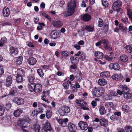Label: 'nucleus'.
<instances>
[{"label":"nucleus","mask_w":132,"mask_h":132,"mask_svg":"<svg viewBox=\"0 0 132 132\" xmlns=\"http://www.w3.org/2000/svg\"><path fill=\"white\" fill-rule=\"evenodd\" d=\"M104 47L106 50L111 51L112 50L111 46L109 44V43L107 45H104Z\"/></svg>","instance_id":"obj_38"},{"label":"nucleus","mask_w":132,"mask_h":132,"mask_svg":"<svg viewBox=\"0 0 132 132\" xmlns=\"http://www.w3.org/2000/svg\"><path fill=\"white\" fill-rule=\"evenodd\" d=\"M122 77V75L120 73L114 74L112 76V79L115 80H120Z\"/></svg>","instance_id":"obj_16"},{"label":"nucleus","mask_w":132,"mask_h":132,"mask_svg":"<svg viewBox=\"0 0 132 132\" xmlns=\"http://www.w3.org/2000/svg\"><path fill=\"white\" fill-rule=\"evenodd\" d=\"M37 72L39 76L41 77H42L44 75V73L43 71L40 69H39L37 70Z\"/></svg>","instance_id":"obj_45"},{"label":"nucleus","mask_w":132,"mask_h":132,"mask_svg":"<svg viewBox=\"0 0 132 132\" xmlns=\"http://www.w3.org/2000/svg\"><path fill=\"white\" fill-rule=\"evenodd\" d=\"M68 127L69 131L70 132H75L77 129V127L75 125L71 122L68 123Z\"/></svg>","instance_id":"obj_8"},{"label":"nucleus","mask_w":132,"mask_h":132,"mask_svg":"<svg viewBox=\"0 0 132 132\" xmlns=\"http://www.w3.org/2000/svg\"><path fill=\"white\" fill-rule=\"evenodd\" d=\"M104 89L102 88H97L96 87L92 91V94L94 97H99L102 95L104 93Z\"/></svg>","instance_id":"obj_2"},{"label":"nucleus","mask_w":132,"mask_h":132,"mask_svg":"<svg viewBox=\"0 0 132 132\" xmlns=\"http://www.w3.org/2000/svg\"><path fill=\"white\" fill-rule=\"evenodd\" d=\"M38 24L39 25L38 26L37 28V29L38 30H41L42 29V26H45V25L44 23H38Z\"/></svg>","instance_id":"obj_46"},{"label":"nucleus","mask_w":132,"mask_h":132,"mask_svg":"<svg viewBox=\"0 0 132 132\" xmlns=\"http://www.w3.org/2000/svg\"><path fill=\"white\" fill-rule=\"evenodd\" d=\"M23 112V110L22 109H19L15 110L13 113L14 116L17 117H19L20 114Z\"/></svg>","instance_id":"obj_19"},{"label":"nucleus","mask_w":132,"mask_h":132,"mask_svg":"<svg viewBox=\"0 0 132 132\" xmlns=\"http://www.w3.org/2000/svg\"><path fill=\"white\" fill-rule=\"evenodd\" d=\"M99 110L101 115L104 114L106 113V111L104 107L103 106H100Z\"/></svg>","instance_id":"obj_33"},{"label":"nucleus","mask_w":132,"mask_h":132,"mask_svg":"<svg viewBox=\"0 0 132 132\" xmlns=\"http://www.w3.org/2000/svg\"><path fill=\"white\" fill-rule=\"evenodd\" d=\"M52 115V112L50 110H48L46 113V117L49 119L50 118L51 116Z\"/></svg>","instance_id":"obj_44"},{"label":"nucleus","mask_w":132,"mask_h":132,"mask_svg":"<svg viewBox=\"0 0 132 132\" xmlns=\"http://www.w3.org/2000/svg\"><path fill=\"white\" fill-rule=\"evenodd\" d=\"M125 130L126 132H132V127L130 126L126 127L125 128Z\"/></svg>","instance_id":"obj_47"},{"label":"nucleus","mask_w":132,"mask_h":132,"mask_svg":"<svg viewBox=\"0 0 132 132\" xmlns=\"http://www.w3.org/2000/svg\"><path fill=\"white\" fill-rule=\"evenodd\" d=\"M125 47L126 49L129 52L131 53L132 52V48L130 45H126Z\"/></svg>","instance_id":"obj_54"},{"label":"nucleus","mask_w":132,"mask_h":132,"mask_svg":"<svg viewBox=\"0 0 132 132\" xmlns=\"http://www.w3.org/2000/svg\"><path fill=\"white\" fill-rule=\"evenodd\" d=\"M79 57V59L81 60H83L85 59L86 57L85 54L82 52Z\"/></svg>","instance_id":"obj_59"},{"label":"nucleus","mask_w":132,"mask_h":132,"mask_svg":"<svg viewBox=\"0 0 132 132\" xmlns=\"http://www.w3.org/2000/svg\"><path fill=\"white\" fill-rule=\"evenodd\" d=\"M78 125L81 129L85 131L87 129L88 127L87 123L83 121H80L78 123Z\"/></svg>","instance_id":"obj_3"},{"label":"nucleus","mask_w":132,"mask_h":132,"mask_svg":"<svg viewBox=\"0 0 132 132\" xmlns=\"http://www.w3.org/2000/svg\"><path fill=\"white\" fill-rule=\"evenodd\" d=\"M52 24L55 27L58 28L62 26L63 23L60 21L58 20H54L52 22Z\"/></svg>","instance_id":"obj_9"},{"label":"nucleus","mask_w":132,"mask_h":132,"mask_svg":"<svg viewBox=\"0 0 132 132\" xmlns=\"http://www.w3.org/2000/svg\"><path fill=\"white\" fill-rule=\"evenodd\" d=\"M122 5V2L120 0H117L115 1L112 5V9L114 10L120 8Z\"/></svg>","instance_id":"obj_4"},{"label":"nucleus","mask_w":132,"mask_h":132,"mask_svg":"<svg viewBox=\"0 0 132 132\" xmlns=\"http://www.w3.org/2000/svg\"><path fill=\"white\" fill-rule=\"evenodd\" d=\"M102 5L105 7L108 6V3L106 0H102Z\"/></svg>","instance_id":"obj_53"},{"label":"nucleus","mask_w":132,"mask_h":132,"mask_svg":"<svg viewBox=\"0 0 132 132\" xmlns=\"http://www.w3.org/2000/svg\"><path fill=\"white\" fill-rule=\"evenodd\" d=\"M100 123L101 125L106 127L108 125V121L107 120L104 118H102L99 120Z\"/></svg>","instance_id":"obj_11"},{"label":"nucleus","mask_w":132,"mask_h":132,"mask_svg":"<svg viewBox=\"0 0 132 132\" xmlns=\"http://www.w3.org/2000/svg\"><path fill=\"white\" fill-rule=\"evenodd\" d=\"M86 103L84 101L82 100H81L80 106L81 107V108L84 106H86Z\"/></svg>","instance_id":"obj_56"},{"label":"nucleus","mask_w":132,"mask_h":132,"mask_svg":"<svg viewBox=\"0 0 132 132\" xmlns=\"http://www.w3.org/2000/svg\"><path fill=\"white\" fill-rule=\"evenodd\" d=\"M62 108L64 111H65V114L69 113L70 111V109L68 106H65L62 107Z\"/></svg>","instance_id":"obj_43"},{"label":"nucleus","mask_w":132,"mask_h":132,"mask_svg":"<svg viewBox=\"0 0 132 132\" xmlns=\"http://www.w3.org/2000/svg\"><path fill=\"white\" fill-rule=\"evenodd\" d=\"M16 72L17 76H23L24 75V72L21 69H18Z\"/></svg>","instance_id":"obj_25"},{"label":"nucleus","mask_w":132,"mask_h":132,"mask_svg":"<svg viewBox=\"0 0 132 132\" xmlns=\"http://www.w3.org/2000/svg\"><path fill=\"white\" fill-rule=\"evenodd\" d=\"M105 107L107 109L109 112H110L112 109H114V106L113 103L111 102H106L105 104Z\"/></svg>","instance_id":"obj_5"},{"label":"nucleus","mask_w":132,"mask_h":132,"mask_svg":"<svg viewBox=\"0 0 132 132\" xmlns=\"http://www.w3.org/2000/svg\"><path fill=\"white\" fill-rule=\"evenodd\" d=\"M95 55L98 59H102L103 57V54L100 52H95L94 53Z\"/></svg>","instance_id":"obj_23"},{"label":"nucleus","mask_w":132,"mask_h":132,"mask_svg":"<svg viewBox=\"0 0 132 132\" xmlns=\"http://www.w3.org/2000/svg\"><path fill=\"white\" fill-rule=\"evenodd\" d=\"M76 7V3L74 0H71L68 3L67 9V11L64 12L63 14L65 17L72 15L74 13Z\"/></svg>","instance_id":"obj_1"},{"label":"nucleus","mask_w":132,"mask_h":132,"mask_svg":"<svg viewBox=\"0 0 132 132\" xmlns=\"http://www.w3.org/2000/svg\"><path fill=\"white\" fill-rule=\"evenodd\" d=\"M70 89L71 91L73 92H76L77 91V88H76L75 85L72 84L70 87Z\"/></svg>","instance_id":"obj_40"},{"label":"nucleus","mask_w":132,"mask_h":132,"mask_svg":"<svg viewBox=\"0 0 132 132\" xmlns=\"http://www.w3.org/2000/svg\"><path fill=\"white\" fill-rule=\"evenodd\" d=\"M98 83L101 86H104L107 84V81L104 79H100L98 80Z\"/></svg>","instance_id":"obj_27"},{"label":"nucleus","mask_w":132,"mask_h":132,"mask_svg":"<svg viewBox=\"0 0 132 132\" xmlns=\"http://www.w3.org/2000/svg\"><path fill=\"white\" fill-rule=\"evenodd\" d=\"M52 131V128L50 123L48 121H47L46 123V125L44 127L43 129L42 130V132L46 131Z\"/></svg>","instance_id":"obj_6"},{"label":"nucleus","mask_w":132,"mask_h":132,"mask_svg":"<svg viewBox=\"0 0 132 132\" xmlns=\"http://www.w3.org/2000/svg\"><path fill=\"white\" fill-rule=\"evenodd\" d=\"M82 18L84 21L87 22L92 19V17L90 15L87 14H85L82 15Z\"/></svg>","instance_id":"obj_13"},{"label":"nucleus","mask_w":132,"mask_h":132,"mask_svg":"<svg viewBox=\"0 0 132 132\" xmlns=\"http://www.w3.org/2000/svg\"><path fill=\"white\" fill-rule=\"evenodd\" d=\"M123 111L126 112H129L130 111V109L129 106L125 104H123L122 107Z\"/></svg>","instance_id":"obj_31"},{"label":"nucleus","mask_w":132,"mask_h":132,"mask_svg":"<svg viewBox=\"0 0 132 132\" xmlns=\"http://www.w3.org/2000/svg\"><path fill=\"white\" fill-rule=\"evenodd\" d=\"M119 87L122 89L123 93L129 92L130 90L129 89L126 85H121L119 86Z\"/></svg>","instance_id":"obj_17"},{"label":"nucleus","mask_w":132,"mask_h":132,"mask_svg":"<svg viewBox=\"0 0 132 132\" xmlns=\"http://www.w3.org/2000/svg\"><path fill=\"white\" fill-rule=\"evenodd\" d=\"M120 60L122 62H125L128 61V58L126 55H122L120 56Z\"/></svg>","instance_id":"obj_26"},{"label":"nucleus","mask_w":132,"mask_h":132,"mask_svg":"<svg viewBox=\"0 0 132 132\" xmlns=\"http://www.w3.org/2000/svg\"><path fill=\"white\" fill-rule=\"evenodd\" d=\"M36 85L33 83L30 84H28V87L30 91L32 92L34 91Z\"/></svg>","instance_id":"obj_21"},{"label":"nucleus","mask_w":132,"mask_h":132,"mask_svg":"<svg viewBox=\"0 0 132 132\" xmlns=\"http://www.w3.org/2000/svg\"><path fill=\"white\" fill-rule=\"evenodd\" d=\"M69 53L66 51H63L62 52L61 55L62 57H67L69 56Z\"/></svg>","instance_id":"obj_51"},{"label":"nucleus","mask_w":132,"mask_h":132,"mask_svg":"<svg viewBox=\"0 0 132 132\" xmlns=\"http://www.w3.org/2000/svg\"><path fill=\"white\" fill-rule=\"evenodd\" d=\"M4 112V108L2 106H0V116H2L3 115Z\"/></svg>","instance_id":"obj_58"},{"label":"nucleus","mask_w":132,"mask_h":132,"mask_svg":"<svg viewBox=\"0 0 132 132\" xmlns=\"http://www.w3.org/2000/svg\"><path fill=\"white\" fill-rule=\"evenodd\" d=\"M38 113V110H34L32 112L31 115L33 116H36Z\"/></svg>","instance_id":"obj_61"},{"label":"nucleus","mask_w":132,"mask_h":132,"mask_svg":"<svg viewBox=\"0 0 132 132\" xmlns=\"http://www.w3.org/2000/svg\"><path fill=\"white\" fill-rule=\"evenodd\" d=\"M121 21L125 24H127L128 22V19L126 16H123L121 19Z\"/></svg>","instance_id":"obj_41"},{"label":"nucleus","mask_w":132,"mask_h":132,"mask_svg":"<svg viewBox=\"0 0 132 132\" xmlns=\"http://www.w3.org/2000/svg\"><path fill=\"white\" fill-rule=\"evenodd\" d=\"M114 11H116L117 14L118 15L122 14L123 12V10L120 8L117 9L116 10H115Z\"/></svg>","instance_id":"obj_52"},{"label":"nucleus","mask_w":132,"mask_h":132,"mask_svg":"<svg viewBox=\"0 0 132 132\" xmlns=\"http://www.w3.org/2000/svg\"><path fill=\"white\" fill-rule=\"evenodd\" d=\"M63 86L64 88L68 89L69 88V85L68 82L63 83Z\"/></svg>","instance_id":"obj_63"},{"label":"nucleus","mask_w":132,"mask_h":132,"mask_svg":"<svg viewBox=\"0 0 132 132\" xmlns=\"http://www.w3.org/2000/svg\"><path fill=\"white\" fill-rule=\"evenodd\" d=\"M98 26L101 27L103 26V22L102 20L100 18H99L98 22Z\"/></svg>","instance_id":"obj_49"},{"label":"nucleus","mask_w":132,"mask_h":132,"mask_svg":"<svg viewBox=\"0 0 132 132\" xmlns=\"http://www.w3.org/2000/svg\"><path fill=\"white\" fill-rule=\"evenodd\" d=\"M3 14L5 17L8 16V8L7 7H5L3 11Z\"/></svg>","instance_id":"obj_29"},{"label":"nucleus","mask_w":132,"mask_h":132,"mask_svg":"<svg viewBox=\"0 0 132 132\" xmlns=\"http://www.w3.org/2000/svg\"><path fill=\"white\" fill-rule=\"evenodd\" d=\"M129 92L123 93V95L124 98L126 99L132 98V94Z\"/></svg>","instance_id":"obj_28"},{"label":"nucleus","mask_w":132,"mask_h":132,"mask_svg":"<svg viewBox=\"0 0 132 132\" xmlns=\"http://www.w3.org/2000/svg\"><path fill=\"white\" fill-rule=\"evenodd\" d=\"M57 33L55 31H52L51 33V37L53 39H55L57 38Z\"/></svg>","instance_id":"obj_48"},{"label":"nucleus","mask_w":132,"mask_h":132,"mask_svg":"<svg viewBox=\"0 0 132 132\" xmlns=\"http://www.w3.org/2000/svg\"><path fill=\"white\" fill-rule=\"evenodd\" d=\"M27 78L28 81L31 83L34 81L35 77L34 73H31L27 76Z\"/></svg>","instance_id":"obj_12"},{"label":"nucleus","mask_w":132,"mask_h":132,"mask_svg":"<svg viewBox=\"0 0 132 132\" xmlns=\"http://www.w3.org/2000/svg\"><path fill=\"white\" fill-rule=\"evenodd\" d=\"M14 102L18 105H22L24 103V101L21 98H15L13 100Z\"/></svg>","instance_id":"obj_10"},{"label":"nucleus","mask_w":132,"mask_h":132,"mask_svg":"<svg viewBox=\"0 0 132 132\" xmlns=\"http://www.w3.org/2000/svg\"><path fill=\"white\" fill-rule=\"evenodd\" d=\"M94 27L92 25H87L85 28V29L89 32L93 31L94 29Z\"/></svg>","instance_id":"obj_30"},{"label":"nucleus","mask_w":132,"mask_h":132,"mask_svg":"<svg viewBox=\"0 0 132 132\" xmlns=\"http://www.w3.org/2000/svg\"><path fill=\"white\" fill-rule=\"evenodd\" d=\"M35 132H39L40 131V126L39 125L36 124L35 125Z\"/></svg>","instance_id":"obj_50"},{"label":"nucleus","mask_w":132,"mask_h":132,"mask_svg":"<svg viewBox=\"0 0 132 132\" xmlns=\"http://www.w3.org/2000/svg\"><path fill=\"white\" fill-rule=\"evenodd\" d=\"M10 51L11 54H13L14 53L15 54H17L18 52L17 49H15L13 47H11L10 48Z\"/></svg>","instance_id":"obj_32"},{"label":"nucleus","mask_w":132,"mask_h":132,"mask_svg":"<svg viewBox=\"0 0 132 132\" xmlns=\"http://www.w3.org/2000/svg\"><path fill=\"white\" fill-rule=\"evenodd\" d=\"M22 77L23 76L17 75L16 77V80L18 83L21 82L23 81V79Z\"/></svg>","instance_id":"obj_36"},{"label":"nucleus","mask_w":132,"mask_h":132,"mask_svg":"<svg viewBox=\"0 0 132 132\" xmlns=\"http://www.w3.org/2000/svg\"><path fill=\"white\" fill-rule=\"evenodd\" d=\"M127 14L132 24V11L129 8L127 9Z\"/></svg>","instance_id":"obj_22"},{"label":"nucleus","mask_w":132,"mask_h":132,"mask_svg":"<svg viewBox=\"0 0 132 132\" xmlns=\"http://www.w3.org/2000/svg\"><path fill=\"white\" fill-rule=\"evenodd\" d=\"M7 39L5 37H4L2 38L1 39L0 42V46H2L4 44L7 42Z\"/></svg>","instance_id":"obj_34"},{"label":"nucleus","mask_w":132,"mask_h":132,"mask_svg":"<svg viewBox=\"0 0 132 132\" xmlns=\"http://www.w3.org/2000/svg\"><path fill=\"white\" fill-rule=\"evenodd\" d=\"M102 42V43L105 45H107L109 43V42L108 40L106 39H103L101 40Z\"/></svg>","instance_id":"obj_57"},{"label":"nucleus","mask_w":132,"mask_h":132,"mask_svg":"<svg viewBox=\"0 0 132 132\" xmlns=\"http://www.w3.org/2000/svg\"><path fill=\"white\" fill-rule=\"evenodd\" d=\"M13 78L11 76H9V86H10L12 83L13 80Z\"/></svg>","instance_id":"obj_60"},{"label":"nucleus","mask_w":132,"mask_h":132,"mask_svg":"<svg viewBox=\"0 0 132 132\" xmlns=\"http://www.w3.org/2000/svg\"><path fill=\"white\" fill-rule=\"evenodd\" d=\"M109 67L110 68L116 70H118L120 68L119 65L116 63H111L109 65Z\"/></svg>","instance_id":"obj_15"},{"label":"nucleus","mask_w":132,"mask_h":132,"mask_svg":"<svg viewBox=\"0 0 132 132\" xmlns=\"http://www.w3.org/2000/svg\"><path fill=\"white\" fill-rule=\"evenodd\" d=\"M104 58L106 60L109 61H111L113 59L112 57H110L107 55L105 56Z\"/></svg>","instance_id":"obj_62"},{"label":"nucleus","mask_w":132,"mask_h":132,"mask_svg":"<svg viewBox=\"0 0 132 132\" xmlns=\"http://www.w3.org/2000/svg\"><path fill=\"white\" fill-rule=\"evenodd\" d=\"M26 122V120L24 119H20L18 121V124L19 126L22 127V129L24 132H26L25 129H23V128H27V126H23Z\"/></svg>","instance_id":"obj_7"},{"label":"nucleus","mask_w":132,"mask_h":132,"mask_svg":"<svg viewBox=\"0 0 132 132\" xmlns=\"http://www.w3.org/2000/svg\"><path fill=\"white\" fill-rule=\"evenodd\" d=\"M70 60L72 64H77L78 62V59L76 57L72 56L70 58Z\"/></svg>","instance_id":"obj_24"},{"label":"nucleus","mask_w":132,"mask_h":132,"mask_svg":"<svg viewBox=\"0 0 132 132\" xmlns=\"http://www.w3.org/2000/svg\"><path fill=\"white\" fill-rule=\"evenodd\" d=\"M68 121V119L67 118L63 119H60L58 120V123L61 125L62 127H65L66 126V122Z\"/></svg>","instance_id":"obj_18"},{"label":"nucleus","mask_w":132,"mask_h":132,"mask_svg":"<svg viewBox=\"0 0 132 132\" xmlns=\"http://www.w3.org/2000/svg\"><path fill=\"white\" fill-rule=\"evenodd\" d=\"M22 61V57L20 56L16 59V63L17 65H20L21 64Z\"/></svg>","instance_id":"obj_39"},{"label":"nucleus","mask_w":132,"mask_h":132,"mask_svg":"<svg viewBox=\"0 0 132 132\" xmlns=\"http://www.w3.org/2000/svg\"><path fill=\"white\" fill-rule=\"evenodd\" d=\"M58 112L59 114L61 116H63L65 115V111H64L62 107L59 109L58 110Z\"/></svg>","instance_id":"obj_42"},{"label":"nucleus","mask_w":132,"mask_h":132,"mask_svg":"<svg viewBox=\"0 0 132 132\" xmlns=\"http://www.w3.org/2000/svg\"><path fill=\"white\" fill-rule=\"evenodd\" d=\"M28 63L30 65L35 64L37 62L36 59L32 57L29 58L28 60Z\"/></svg>","instance_id":"obj_20"},{"label":"nucleus","mask_w":132,"mask_h":132,"mask_svg":"<svg viewBox=\"0 0 132 132\" xmlns=\"http://www.w3.org/2000/svg\"><path fill=\"white\" fill-rule=\"evenodd\" d=\"M42 90V86L41 84H37L36 85L34 92L36 93H38L40 92Z\"/></svg>","instance_id":"obj_14"},{"label":"nucleus","mask_w":132,"mask_h":132,"mask_svg":"<svg viewBox=\"0 0 132 132\" xmlns=\"http://www.w3.org/2000/svg\"><path fill=\"white\" fill-rule=\"evenodd\" d=\"M17 89L15 87H13L11 88L10 91V94L13 95H14L15 94L17 93Z\"/></svg>","instance_id":"obj_35"},{"label":"nucleus","mask_w":132,"mask_h":132,"mask_svg":"<svg viewBox=\"0 0 132 132\" xmlns=\"http://www.w3.org/2000/svg\"><path fill=\"white\" fill-rule=\"evenodd\" d=\"M73 64L70 65V68L74 70L77 68L78 67L76 63H74Z\"/></svg>","instance_id":"obj_55"},{"label":"nucleus","mask_w":132,"mask_h":132,"mask_svg":"<svg viewBox=\"0 0 132 132\" xmlns=\"http://www.w3.org/2000/svg\"><path fill=\"white\" fill-rule=\"evenodd\" d=\"M42 15L44 16L49 21H51V18L47 14L45 13H43L42 14Z\"/></svg>","instance_id":"obj_64"},{"label":"nucleus","mask_w":132,"mask_h":132,"mask_svg":"<svg viewBox=\"0 0 132 132\" xmlns=\"http://www.w3.org/2000/svg\"><path fill=\"white\" fill-rule=\"evenodd\" d=\"M119 27L121 31L124 32L126 33L127 31V28L121 25H119Z\"/></svg>","instance_id":"obj_37"}]
</instances>
